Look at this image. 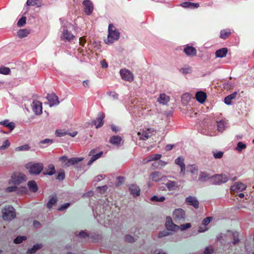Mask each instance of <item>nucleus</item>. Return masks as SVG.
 <instances>
[{"mask_svg":"<svg viewBox=\"0 0 254 254\" xmlns=\"http://www.w3.org/2000/svg\"><path fill=\"white\" fill-rule=\"evenodd\" d=\"M120 37V32L116 29L115 27L112 24H110L108 27V35L107 40H105L106 44L113 43L115 40H117Z\"/></svg>","mask_w":254,"mask_h":254,"instance_id":"1","label":"nucleus"},{"mask_svg":"<svg viewBox=\"0 0 254 254\" xmlns=\"http://www.w3.org/2000/svg\"><path fill=\"white\" fill-rule=\"evenodd\" d=\"M2 218L5 221L13 219L16 217L14 208L10 205L5 206L2 209Z\"/></svg>","mask_w":254,"mask_h":254,"instance_id":"2","label":"nucleus"},{"mask_svg":"<svg viewBox=\"0 0 254 254\" xmlns=\"http://www.w3.org/2000/svg\"><path fill=\"white\" fill-rule=\"evenodd\" d=\"M173 218L177 223L184 222L186 220V212L181 208L176 209L173 213Z\"/></svg>","mask_w":254,"mask_h":254,"instance_id":"3","label":"nucleus"},{"mask_svg":"<svg viewBox=\"0 0 254 254\" xmlns=\"http://www.w3.org/2000/svg\"><path fill=\"white\" fill-rule=\"evenodd\" d=\"M26 168L29 169V172L31 174L38 175L43 169V165L41 163L27 164Z\"/></svg>","mask_w":254,"mask_h":254,"instance_id":"4","label":"nucleus"},{"mask_svg":"<svg viewBox=\"0 0 254 254\" xmlns=\"http://www.w3.org/2000/svg\"><path fill=\"white\" fill-rule=\"evenodd\" d=\"M27 180L26 176L20 173H14L11 176V180H9V183L11 182L14 185H19L22 182Z\"/></svg>","mask_w":254,"mask_h":254,"instance_id":"5","label":"nucleus"},{"mask_svg":"<svg viewBox=\"0 0 254 254\" xmlns=\"http://www.w3.org/2000/svg\"><path fill=\"white\" fill-rule=\"evenodd\" d=\"M33 111L36 115H40L42 113V104L38 100H34L31 105Z\"/></svg>","mask_w":254,"mask_h":254,"instance_id":"6","label":"nucleus"},{"mask_svg":"<svg viewBox=\"0 0 254 254\" xmlns=\"http://www.w3.org/2000/svg\"><path fill=\"white\" fill-rule=\"evenodd\" d=\"M165 226L168 230L176 231L179 230V226L173 223L171 217H166Z\"/></svg>","mask_w":254,"mask_h":254,"instance_id":"7","label":"nucleus"},{"mask_svg":"<svg viewBox=\"0 0 254 254\" xmlns=\"http://www.w3.org/2000/svg\"><path fill=\"white\" fill-rule=\"evenodd\" d=\"M120 74L122 79L131 82L133 80V76L132 73L127 69H121L120 70Z\"/></svg>","mask_w":254,"mask_h":254,"instance_id":"8","label":"nucleus"},{"mask_svg":"<svg viewBox=\"0 0 254 254\" xmlns=\"http://www.w3.org/2000/svg\"><path fill=\"white\" fill-rule=\"evenodd\" d=\"M211 178L214 179V181L216 184L226 183L229 180V177L225 174L215 175Z\"/></svg>","mask_w":254,"mask_h":254,"instance_id":"9","label":"nucleus"},{"mask_svg":"<svg viewBox=\"0 0 254 254\" xmlns=\"http://www.w3.org/2000/svg\"><path fill=\"white\" fill-rule=\"evenodd\" d=\"M154 131L153 128H147L141 132H138V135L141 140H146L152 136V133Z\"/></svg>","mask_w":254,"mask_h":254,"instance_id":"10","label":"nucleus"},{"mask_svg":"<svg viewBox=\"0 0 254 254\" xmlns=\"http://www.w3.org/2000/svg\"><path fill=\"white\" fill-rule=\"evenodd\" d=\"M83 5L84 6V11L87 15H90L93 10L92 2L89 0H84L83 1Z\"/></svg>","mask_w":254,"mask_h":254,"instance_id":"11","label":"nucleus"},{"mask_svg":"<svg viewBox=\"0 0 254 254\" xmlns=\"http://www.w3.org/2000/svg\"><path fill=\"white\" fill-rule=\"evenodd\" d=\"M104 118L105 114L103 113H99L96 120L92 121V124L96 126L97 128L101 127L104 124Z\"/></svg>","mask_w":254,"mask_h":254,"instance_id":"12","label":"nucleus"},{"mask_svg":"<svg viewBox=\"0 0 254 254\" xmlns=\"http://www.w3.org/2000/svg\"><path fill=\"white\" fill-rule=\"evenodd\" d=\"M47 98L49 102L50 106L57 105L59 104L58 97L55 93L48 94Z\"/></svg>","mask_w":254,"mask_h":254,"instance_id":"13","label":"nucleus"},{"mask_svg":"<svg viewBox=\"0 0 254 254\" xmlns=\"http://www.w3.org/2000/svg\"><path fill=\"white\" fill-rule=\"evenodd\" d=\"M95 152H96V149H92L90 151V152L89 153V156H92L88 163V165H91L97 159L100 158L102 156V155H103L102 151H100V152H99L95 155H93Z\"/></svg>","mask_w":254,"mask_h":254,"instance_id":"14","label":"nucleus"},{"mask_svg":"<svg viewBox=\"0 0 254 254\" xmlns=\"http://www.w3.org/2000/svg\"><path fill=\"white\" fill-rule=\"evenodd\" d=\"M246 188V186L242 183H236L231 187L230 190L232 191L238 192L245 190Z\"/></svg>","mask_w":254,"mask_h":254,"instance_id":"15","label":"nucleus"},{"mask_svg":"<svg viewBox=\"0 0 254 254\" xmlns=\"http://www.w3.org/2000/svg\"><path fill=\"white\" fill-rule=\"evenodd\" d=\"M74 37V36L71 33L70 31H69L65 27L64 28L62 36L61 37L63 40L69 41L73 39Z\"/></svg>","mask_w":254,"mask_h":254,"instance_id":"16","label":"nucleus"},{"mask_svg":"<svg viewBox=\"0 0 254 254\" xmlns=\"http://www.w3.org/2000/svg\"><path fill=\"white\" fill-rule=\"evenodd\" d=\"M186 202L188 205H192L196 209L199 207V202L195 197L191 196L187 197L186 199Z\"/></svg>","mask_w":254,"mask_h":254,"instance_id":"17","label":"nucleus"},{"mask_svg":"<svg viewBox=\"0 0 254 254\" xmlns=\"http://www.w3.org/2000/svg\"><path fill=\"white\" fill-rule=\"evenodd\" d=\"M175 163L178 165L181 168V173L183 175L185 174L186 166L184 164V159L183 157H179L175 161Z\"/></svg>","mask_w":254,"mask_h":254,"instance_id":"18","label":"nucleus"},{"mask_svg":"<svg viewBox=\"0 0 254 254\" xmlns=\"http://www.w3.org/2000/svg\"><path fill=\"white\" fill-rule=\"evenodd\" d=\"M184 52L188 56L193 57L196 55V49L190 46H187L184 49Z\"/></svg>","mask_w":254,"mask_h":254,"instance_id":"19","label":"nucleus"},{"mask_svg":"<svg viewBox=\"0 0 254 254\" xmlns=\"http://www.w3.org/2000/svg\"><path fill=\"white\" fill-rule=\"evenodd\" d=\"M195 98L199 103H203L206 100V94L203 91H198L195 94Z\"/></svg>","mask_w":254,"mask_h":254,"instance_id":"20","label":"nucleus"},{"mask_svg":"<svg viewBox=\"0 0 254 254\" xmlns=\"http://www.w3.org/2000/svg\"><path fill=\"white\" fill-rule=\"evenodd\" d=\"M130 193L134 196H138L140 194V189L136 185L132 184L129 188Z\"/></svg>","mask_w":254,"mask_h":254,"instance_id":"21","label":"nucleus"},{"mask_svg":"<svg viewBox=\"0 0 254 254\" xmlns=\"http://www.w3.org/2000/svg\"><path fill=\"white\" fill-rule=\"evenodd\" d=\"M228 53V50L226 48H223L217 50L215 52L216 58H224Z\"/></svg>","mask_w":254,"mask_h":254,"instance_id":"22","label":"nucleus"},{"mask_svg":"<svg viewBox=\"0 0 254 254\" xmlns=\"http://www.w3.org/2000/svg\"><path fill=\"white\" fill-rule=\"evenodd\" d=\"M170 101V97L167 96L165 94H161L158 99V101L163 105L167 104Z\"/></svg>","mask_w":254,"mask_h":254,"instance_id":"23","label":"nucleus"},{"mask_svg":"<svg viewBox=\"0 0 254 254\" xmlns=\"http://www.w3.org/2000/svg\"><path fill=\"white\" fill-rule=\"evenodd\" d=\"M83 160V158L82 157H73L68 159L66 164L67 166H69L70 165H75Z\"/></svg>","mask_w":254,"mask_h":254,"instance_id":"24","label":"nucleus"},{"mask_svg":"<svg viewBox=\"0 0 254 254\" xmlns=\"http://www.w3.org/2000/svg\"><path fill=\"white\" fill-rule=\"evenodd\" d=\"M162 155L159 154H155L149 156L146 159L144 160V163H148L151 161H157L161 158Z\"/></svg>","mask_w":254,"mask_h":254,"instance_id":"25","label":"nucleus"},{"mask_svg":"<svg viewBox=\"0 0 254 254\" xmlns=\"http://www.w3.org/2000/svg\"><path fill=\"white\" fill-rule=\"evenodd\" d=\"M28 186L31 191L35 192L38 190V186L36 182L34 180L30 181L28 182Z\"/></svg>","mask_w":254,"mask_h":254,"instance_id":"26","label":"nucleus"},{"mask_svg":"<svg viewBox=\"0 0 254 254\" xmlns=\"http://www.w3.org/2000/svg\"><path fill=\"white\" fill-rule=\"evenodd\" d=\"M0 125L9 128L10 131L12 130L15 126V124L13 122H9L7 120L0 122Z\"/></svg>","mask_w":254,"mask_h":254,"instance_id":"27","label":"nucleus"},{"mask_svg":"<svg viewBox=\"0 0 254 254\" xmlns=\"http://www.w3.org/2000/svg\"><path fill=\"white\" fill-rule=\"evenodd\" d=\"M122 140L121 137L118 135H114L110 138V142L111 144L116 145H119Z\"/></svg>","mask_w":254,"mask_h":254,"instance_id":"28","label":"nucleus"},{"mask_svg":"<svg viewBox=\"0 0 254 254\" xmlns=\"http://www.w3.org/2000/svg\"><path fill=\"white\" fill-rule=\"evenodd\" d=\"M165 185L169 190H174L178 188V185L174 181H169L165 184Z\"/></svg>","mask_w":254,"mask_h":254,"instance_id":"29","label":"nucleus"},{"mask_svg":"<svg viewBox=\"0 0 254 254\" xmlns=\"http://www.w3.org/2000/svg\"><path fill=\"white\" fill-rule=\"evenodd\" d=\"M150 177L152 181L157 182L160 180L161 174L159 172L155 171L151 174Z\"/></svg>","mask_w":254,"mask_h":254,"instance_id":"30","label":"nucleus"},{"mask_svg":"<svg viewBox=\"0 0 254 254\" xmlns=\"http://www.w3.org/2000/svg\"><path fill=\"white\" fill-rule=\"evenodd\" d=\"M237 93L234 92L227 97L224 99V102L227 105H230L232 103V100L235 99L236 97Z\"/></svg>","mask_w":254,"mask_h":254,"instance_id":"31","label":"nucleus"},{"mask_svg":"<svg viewBox=\"0 0 254 254\" xmlns=\"http://www.w3.org/2000/svg\"><path fill=\"white\" fill-rule=\"evenodd\" d=\"M231 32L229 29H224L220 31V37L223 39H226L231 35Z\"/></svg>","mask_w":254,"mask_h":254,"instance_id":"32","label":"nucleus"},{"mask_svg":"<svg viewBox=\"0 0 254 254\" xmlns=\"http://www.w3.org/2000/svg\"><path fill=\"white\" fill-rule=\"evenodd\" d=\"M29 34V31L27 29H20L17 32V35L20 38L25 37Z\"/></svg>","mask_w":254,"mask_h":254,"instance_id":"33","label":"nucleus"},{"mask_svg":"<svg viewBox=\"0 0 254 254\" xmlns=\"http://www.w3.org/2000/svg\"><path fill=\"white\" fill-rule=\"evenodd\" d=\"M26 4L28 6H36L37 7L41 6V3L38 0H27Z\"/></svg>","mask_w":254,"mask_h":254,"instance_id":"34","label":"nucleus"},{"mask_svg":"<svg viewBox=\"0 0 254 254\" xmlns=\"http://www.w3.org/2000/svg\"><path fill=\"white\" fill-rule=\"evenodd\" d=\"M41 244H36L35 245L33 248L31 249H29L27 251V253L29 254H34L38 250L41 249L42 248Z\"/></svg>","mask_w":254,"mask_h":254,"instance_id":"35","label":"nucleus"},{"mask_svg":"<svg viewBox=\"0 0 254 254\" xmlns=\"http://www.w3.org/2000/svg\"><path fill=\"white\" fill-rule=\"evenodd\" d=\"M211 177H210L209 176V175H208V174L207 173H206L205 172H201L200 173V175H199V177L198 180L200 182H205L207 179H209Z\"/></svg>","mask_w":254,"mask_h":254,"instance_id":"36","label":"nucleus"},{"mask_svg":"<svg viewBox=\"0 0 254 254\" xmlns=\"http://www.w3.org/2000/svg\"><path fill=\"white\" fill-rule=\"evenodd\" d=\"M57 202V199L56 196H53L48 201L47 206L49 208H51L52 206L55 205Z\"/></svg>","mask_w":254,"mask_h":254,"instance_id":"37","label":"nucleus"},{"mask_svg":"<svg viewBox=\"0 0 254 254\" xmlns=\"http://www.w3.org/2000/svg\"><path fill=\"white\" fill-rule=\"evenodd\" d=\"M180 71L184 74L190 73L192 71L191 67L190 66H186L185 67L181 68L180 69Z\"/></svg>","mask_w":254,"mask_h":254,"instance_id":"38","label":"nucleus"},{"mask_svg":"<svg viewBox=\"0 0 254 254\" xmlns=\"http://www.w3.org/2000/svg\"><path fill=\"white\" fill-rule=\"evenodd\" d=\"M166 163L163 162L162 161H157L152 163V166L153 169H156L161 168L163 166L165 165Z\"/></svg>","mask_w":254,"mask_h":254,"instance_id":"39","label":"nucleus"},{"mask_svg":"<svg viewBox=\"0 0 254 254\" xmlns=\"http://www.w3.org/2000/svg\"><path fill=\"white\" fill-rule=\"evenodd\" d=\"M217 129L219 131L222 132L225 129V124L223 121L217 122Z\"/></svg>","mask_w":254,"mask_h":254,"instance_id":"40","label":"nucleus"},{"mask_svg":"<svg viewBox=\"0 0 254 254\" xmlns=\"http://www.w3.org/2000/svg\"><path fill=\"white\" fill-rule=\"evenodd\" d=\"M27 239L26 236H18L14 239L13 242L15 244H18L21 243L23 241L26 240Z\"/></svg>","mask_w":254,"mask_h":254,"instance_id":"41","label":"nucleus"},{"mask_svg":"<svg viewBox=\"0 0 254 254\" xmlns=\"http://www.w3.org/2000/svg\"><path fill=\"white\" fill-rule=\"evenodd\" d=\"M246 148V145L242 142H239L237 144L236 149L239 152H241L243 149Z\"/></svg>","mask_w":254,"mask_h":254,"instance_id":"42","label":"nucleus"},{"mask_svg":"<svg viewBox=\"0 0 254 254\" xmlns=\"http://www.w3.org/2000/svg\"><path fill=\"white\" fill-rule=\"evenodd\" d=\"M151 200L152 201L163 202L165 200V197L164 196H161L159 197L157 195H154L151 197Z\"/></svg>","mask_w":254,"mask_h":254,"instance_id":"43","label":"nucleus"},{"mask_svg":"<svg viewBox=\"0 0 254 254\" xmlns=\"http://www.w3.org/2000/svg\"><path fill=\"white\" fill-rule=\"evenodd\" d=\"M26 17L22 16L17 22V26L18 27H22L26 23Z\"/></svg>","mask_w":254,"mask_h":254,"instance_id":"44","label":"nucleus"},{"mask_svg":"<svg viewBox=\"0 0 254 254\" xmlns=\"http://www.w3.org/2000/svg\"><path fill=\"white\" fill-rule=\"evenodd\" d=\"M30 149V147L28 144H25L18 146L15 148L16 151L28 150Z\"/></svg>","mask_w":254,"mask_h":254,"instance_id":"45","label":"nucleus"},{"mask_svg":"<svg viewBox=\"0 0 254 254\" xmlns=\"http://www.w3.org/2000/svg\"><path fill=\"white\" fill-rule=\"evenodd\" d=\"M212 219V217H207L202 220V224L204 225L205 226H206L209 224V223Z\"/></svg>","mask_w":254,"mask_h":254,"instance_id":"46","label":"nucleus"},{"mask_svg":"<svg viewBox=\"0 0 254 254\" xmlns=\"http://www.w3.org/2000/svg\"><path fill=\"white\" fill-rule=\"evenodd\" d=\"M10 72V70L8 67H2L0 68V73L3 74H8Z\"/></svg>","mask_w":254,"mask_h":254,"instance_id":"47","label":"nucleus"},{"mask_svg":"<svg viewBox=\"0 0 254 254\" xmlns=\"http://www.w3.org/2000/svg\"><path fill=\"white\" fill-rule=\"evenodd\" d=\"M10 142L8 140H5L2 145L0 146V150H4L10 146Z\"/></svg>","mask_w":254,"mask_h":254,"instance_id":"48","label":"nucleus"},{"mask_svg":"<svg viewBox=\"0 0 254 254\" xmlns=\"http://www.w3.org/2000/svg\"><path fill=\"white\" fill-rule=\"evenodd\" d=\"M64 177H65L64 172V171L62 170L58 173V174L56 177V179L60 181H63L64 179Z\"/></svg>","mask_w":254,"mask_h":254,"instance_id":"49","label":"nucleus"},{"mask_svg":"<svg viewBox=\"0 0 254 254\" xmlns=\"http://www.w3.org/2000/svg\"><path fill=\"white\" fill-rule=\"evenodd\" d=\"M213 253V248L211 246L206 247L204 251V254H211Z\"/></svg>","mask_w":254,"mask_h":254,"instance_id":"50","label":"nucleus"},{"mask_svg":"<svg viewBox=\"0 0 254 254\" xmlns=\"http://www.w3.org/2000/svg\"><path fill=\"white\" fill-rule=\"evenodd\" d=\"M233 244L234 245L238 243L240 241L239 239V233L238 232H235L233 234Z\"/></svg>","mask_w":254,"mask_h":254,"instance_id":"51","label":"nucleus"},{"mask_svg":"<svg viewBox=\"0 0 254 254\" xmlns=\"http://www.w3.org/2000/svg\"><path fill=\"white\" fill-rule=\"evenodd\" d=\"M213 156L216 159H220L223 156V152L222 151L213 152Z\"/></svg>","mask_w":254,"mask_h":254,"instance_id":"52","label":"nucleus"},{"mask_svg":"<svg viewBox=\"0 0 254 254\" xmlns=\"http://www.w3.org/2000/svg\"><path fill=\"white\" fill-rule=\"evenodd\" d=\"M191 224L188 223L185 224H182L179 226V229H180L181 230H185L188 228H190L191 227Z\"/></svg>","mask_w":254,"mask_h":254,"instance_id":"53","label":"nucleus"},{"mask_svg":"<svg viewBox=\"0 0 254 254\" xmlns=\"http://www.w3.org/2000/svg\"><path fill=\"white\" fill-rule=\"evenodd\" d=\"M125 240L127 242H129V243H132L134 242V237L130 235H127L125 237Z\"/></svg>","mask_w":254,"mask_h":254,"instance_id":"54","label":"nucleus"},{"mask_svg":"<svg viewBox=\"0 0 254 254\" xmlns=\"http://www.w3.org/2000/svg\"><path fill=\"white\" fill-rule=\"evenodd\" d=\"M50 169H51L50 171L46 173L44 172V174L51 176L55 173V167L54 165H51Z\"/></svg>","mask_w":254,"mask_h":254,"instance_id":"55","label":"nucleus"},{"mask_svg":"<svg viewBox=\"0 0 254 254\" xmlns=\"http://www.w3.org/2000/svg\"><path fill=\"white\" fill-rule=\"evenodd\" d=\"M17 187L16 186H11L7 187L5 190L6 192H12V191H15L17 190Z\"/></svg>","mask_w":254,"mask_h":254,"instance_id":"56","label":"nucleus"},{"mask_svg":"<svg viewBox=\"0 0 254 254\" xmlns=\"http://www.w3.org/2000/svg\"><path fill=\"white\" fill-rule=\"evenodd\" d=\"M107 189H108V187L107 186H101V187H98L97 188V189L99 190V191L101 193L105 192L106 191H107Z\"/></svg>","mask_w":254,"mask_h":254,"instance_id":"57","label":"nucleus"},{"mask_svg":"<svg viewBox=\"0 0 254 254\" xmlns=\"http://www.w3.org/2000/svg\"><path fill=\"white\" fill-rule=\"evenodd\" d=\"M53 141L52 139L46 138L43 140H41L40 142V143H41V144H51V143H53Z\"/></svg>","mask_w":254,"mask_h":254,"instance_id":"58","label":"nucleus"},{"mask_svg":"<svg viewBox=\"0 0 254 254\" xmlns=\"http://www.w3.org/2000/svg\"><path fill=\"white\" fill-rule=\"evenodd\" d=\"M70 205L69 203H65L64 204H62L61 207L58 209L60 211H62L67 208Z\"/></svg>","mask_w":254,"mask_h":254,"instance_id":"59","label":"nucleus"},{"mask_svg":"<svg viewBox=\"0 0 254 254\" xmlns=\"http://www.w3.org/2000/svg\"><path fill=\"white\" fill-rule=\"evenodd\" d=\"M199 4L198 3H193V2H190V8H191V9L196 8H198L199 7Z\"/></svg>","mask_w":254,"mask_h":254,"instance_id":"60","label":"nucleus"},{"mask_svg":"<svg viewBox=\"0 0 254 254\" xmlns=\"http://www.w3.org/2000/svg\"><path fill=\"white\" fill-rule=\"evenodd\" d=\"M110 95L113 98L114 100H117L118 99V94H117L115 92H111L110 93Z\"/></svg>","mask_w":254,"mask_h":254,"instance_id":"61","label":"nucleus"},{"mask_svg":"<svg viewBox=\"0 0 254 254\" xmlns=\"http://www.w3.org/2000/svg\"><path fill=\"white\" fill-rule=\"evenodd\" d=\"M168 234H169V233L167 232H166L165 231H163L159 233L158 237L159 238H161V237H163L164 236H166L168 235Z\"/></svg>","mask_w":254,"mask_h":254,"instance_id":"62","label":"nucleus"},{"mask_svg":"<svg viewBox=\"0 0 254 254\" xmlns=\"http://www.w3.org/2000/svg\"><path fill=\"white\" fill-rule=\"evenodd\" d=\"M190 2H184L181 4V6L184 8H190Z\"/></svg>","mask_w":254,"mask_h":254,"instance_id":"63","label":"nucleus"},{"mask_svg":"<svg viewBox=\"0 0 254 254\" xmlns=\"http://www.w3.org/2000/svg\"><path fill=\"white\" fill-rule=\"evenodd\" d=\"M79 44L82 46H84V44L86 42V40L84 39V37H80L79 39Z\"/></svg>","mask_w":254,"mask_h":254,"instance_id":"64","label":"nucleus"}]
</instances>
